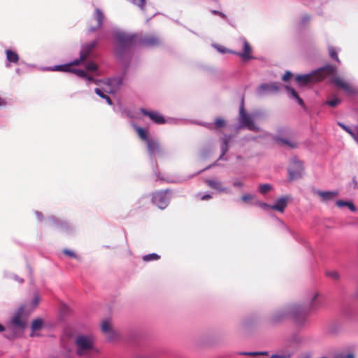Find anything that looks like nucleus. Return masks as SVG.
Masks as SVG:
<instances>
[{
	"label": "nucleus",
	"mask_w": 358,
	"mask_h": 358,
	"mask_svg": "<svg viewBox=\"0 0 358 358\" xmlns=\"http://www.w3.org/2000/svg\"><path fill=\"white\" fill-rule=\"evenodd\" d=\"M142 43L146 46H154L159 43V40L155 36H151L143 39Z\"/></svg>",
	"instance_id": "nucleus-23"
},
{
	"label": "nucleus",
	"mask_w": 358,
	"mask_h": 358,
	"mask_svg": "<svg viewBox=\"0 0 358 358\" xmlns=\"http://www.w3.org/2000/svg\"><path fill=\"white\" fill-rule=\"evenodd\" d=\"M231 139V136H224V137L222 138V143L221 145V156L220 158H222L223 156L225 155V153L228 151L229 146L228 143Z\"/></svg>",
	"instance_id": "nucleus-22"
},
{
	"label": "nucleus",
	"mask_w": 358,
	"mask_h": 358,
	"mask_svg": "<svg viewBox=\"0 0 358 358\" xmlns=\"http://www.w3.org/2000/svg\"><path fill=\"white\" fill-rule=\"evenodd\" d=\"M215 47L217 48V50L219 52H222V53H225V52H231V53H233V52H234V51H231V50H229L226 49V48H225L224 47H223V46H218V45H217V46H215Z\"/></svg>",
	"instance_id": "nucleus-38"
},
{
	"label": "nucleus",
	"mask_w": 358,
	"mask_h": 358,
	"mask_svg": "<svg viewBox=\"0 0 358 358\" xmlns=\"http://www.w3.org/2000/svg\"><path fill=\"white\" fill-rule=\"evenodd\" d=\"M334 71L335 67L329 65L308 74L299 75L296 77V80L299 85H305L309 83L319 81L325 78L327 74Z\"/></svg>",
	"instance_id": "nucleus-4"
},
{
	"label": "nucleus",
	"mask_w": 358,
	"mask_h": 358,
	"mask_svg": "<svg viewBox=\"0 0 358 358\" xmlns=\"http://www.w3.org/2000/svg\"><path fill=\"white\" fill-rule=\"evenodd\" d=\"M96 43L92 42L91 43L85 45L83 46L80 52V58L78 59H76L71 63H68L63 65H56L52 67H49L47 69L48 71H63V72H71L73 73L78 76L80 78H85L87 80L88 82L94 81V80L90 76H88L86 72L81 69H78L74 68L75 66L79 65L80 63L83 62L90 55V52L95 46Z\"/></svg>",
	"instance_id": "nucleus-2"
},
{
	"label": "nucleus",
	"mask_w": 358,
	"mask_h": 358,
	"mask_svg": "<svg viewBox=\"0 0 358 358\" xmlns=\"http://www.w3.org/2000/svg\"><path fill=\"white\" fill-rule=\"evenodd\" d=\"M16 280H17V281H19L20 282H23V280H22V278H16Z\"/></svg>",
	"instance_id": "nucleus-50"
},
{
	"label": "nucleus",
	"mask_w": 358,
	"mask_h": 358,
	"mask_svg": "<svg viewBox=\"0 0 358 358\" xmlns=\"http://www.w3.org/2000/svg\"><path fill=\"white\" fill-rule=\"evenodd\" d=\"M40 302V297L36 294L30 303L20 307L18 311L12 317L10 324L8 326V331H10V334H6V337L9 339H13L17 335L22 332L25 328V322L22 320L24 315H28L31 313Z\"/></svg>",
	"instance_id": "nucleus-1"
},
{
	"label": "nucleus",
	"mask_w": 358,
	"mask_h": 358,
	"mask_svg": "<svg viewBox=\"0 0 358 358\" xmlns=\"http://www.w3.org/2000/svg\"><path fill=\"white\" fill-rule=\"evenodd\" d=\"M341 103V100L337 97H334L332 99L327 101V104L331 107H336Z\"/></svg>",
	"instance_id": "nucleus-34"
},
{
	"label": "nucleus",
	"mask_w": 358,
	"mask_h": 358,
	"mask_svg": "<svg viewBox=\"0 0 358 358\" xmlns=\"http://www.w3.org/2000/svg\"><path fill=\"white\" fill-rule=\"evenodd\" d=\"M159 259V256L156 253L146 255L143 257V259L145 262L157 260Z\"/></svg>",
	"instance_id": "nucleus-30"
},
{
	"label": "nucleus",
	"mask_w": 358,
	"mask_h": 358,
	"mask_svg": "<svg viewBox=\"0 0 358 358\" xmlns=\"http://www.w3.org/2000/svg\"><path fill=\"white\" fill-rule=\"evenodd\" d=\"M278 90V87L275 83H264L258 87L256 92L259 96H263L268 93L275 92Z\"/></svg>",
	"instance_id": "nucleus-13"
},
{
	"label": "nucleus",
	"mask_w": 358,
	"mask_h": 358,
	"mask_svg": "<svg viewBox=\"0 0 358 358\" xmlns=\"http://www.w3.org/2000/svg\"><path fill=\"white\" fill-rule=\"evenodd\" d=\"M332 82L335 84L336 86L343 90L347 92L350 93L352 92V88L351 85L348 83L343 80L341 78L334 77L333 78Z\"/></svg>",
	"instance_id": "nucleus-17"
},
{
	"label": "nucleus",
	"mask_w": 358,
	"mask_h": 358,
	"mask_svg": "<svg viewBox=\"0 0 358 358\" xmlns=\"http://www.w3.org/2000/svg\"><path fill=\"white\" fill-rule=\"evenodd\" d=\"M141 110L143 115L148 116L150 120L157 124H163L165 122L164 118L157 112H149L145 109H141Z\"/></svg>",
	"instance_id": "nucleus-16"
},
{
	"label": "nucleus",
	"mask_w": 358,
	"mask_h": 358,
	"mask_svg": "<svg viewBox=\"0 0 358 358\" xmlns=\"http://www.w3.org/2000/svg\"><path fill=\"white\" fill-rule=\"evenodd\" d=\"M6 105V101L0 97V107L4 106Z\"/></svg>",
	"instance_id": "nucleus-47"
},
{
	"label": "nucleus",
	"mask_w": 358,
	"mask_h": 358,
	"mask_svg": "<svg viewBox=\"0 0 358 358\" xmlns=\"http://www.w3.org/2000/svg\"><path fill=\"white\" fill-rule=\"evenodd\" d=\"M212 13L215 15H220L221 17H225V15L220 11H217V10H212Z\"/></svg>",
	"instance_id": "nucleus-45"
},
{
	"label": "nucleus",
	"mask_w": 358,
	"mask_h": 358,
	"mask_svg": "<svg viewBox=\"0 0 358 358\" xmlns=\"http://www.w3.org/2000/svg\"><path fill=\"white\" fill-rule=\"evenodd\" d=\"M329 55H330V57L332 58V59H336L338 63H340V60L337 56V52L335 50V49L333 48V47H329Z\"/></svg>",
	"instance_id": "nucleus-33"
},
{
	"label": "nucleus",
	"mask_w": 358,
	"mask_h": 358,
	"mask_svg": "<svg viewBox=\"0 0 358 358\" xmlns=\"http://www.w3.org/2000/svg\"><path fill=\"white\" fill-rule=\"evenodd\" d=\"M85 69H86V71H87L89 72H92V73H96L98 71L97 65L92 62L87 63L85 65Z\"/></svg>",
	"instance_id": "nucleus-29"
},
{
	"label": "nucleus",
	"mask_w": 358,
	"mask_h": 358,
	"mask_svg": "<svg viewBox=\"0 0 358 358\" xmlns=\"http://www.w3.org/2000/svg\"><path fill=\"white\" fill-rule=\"evenodd\" d=\"M303 170L302 163L297 159H293L289 167L290 180H296L301 178L303 174Z\"/></svg>",
	"instance_id": "nucleus-11"
},
{
	"label": "nucleus",
	"mask_w": 358,
	"mask_h": 358,
	"mask_svg": "<svg viewBox=\"0 0 358 358\" xmlns=\"http://www.w3.org/2000/svg\"><path fill=\"white\" fill-rule=\"evenodd\" d=\"M292 76V73L289 71H287L282 76V80L284 81H287Z\"/></svg>",
	"instance_id": "nucleus-41"
},
{
	"label": "nucleus",
	"mask_w": 358,
	"mask_h": 358,
	"mask_svg": "<svg viewBox=\"0 0 358 358\" xmlns=\"http://www.w3.org/2000/svg\"><path fill=\"white\" fill-rule=\"evenodd\" d=\"M135 129L139 136V137L146 141L148 152L151 158L153 157L155 152H160V146L157 141L149 139L147 136V134L145 129L141 127L135 126Z\"/></svg>",
	"instance_id": "nucleus-8"
},
{
	"label": "nucleus",
	"mask_w": 358,
	"mask_h": 358,
	"mask_svg": "<svg viewBox=\"0 0 358 358\" xmlns=\"http://www.w3.org/2000/svg\"><path fill=\"white\" fill-rule=\"evenodd\" d=\"M304 313L305 310L303 309V308L297 304H292L280 310V316L278 317L277 320L287 316H290L296 318L301 315H303Z\"/></svg>",
	"instance_id": "nucleus-9"
},
{
	"label": "nucleus",
	"mask_w": 358,
	"mask_h": 358,
	"mask_svg": "<svg viewBox=\"0 0 358 358\" xmlns=\"http://www.w3.org/2000/svg\"><path fill=\"white\" fill-rule=\"evenodd\" d=\"M326 275L329 278H330L334 280H338L340 278L339 273H338V271H334V270L327 271Z\"/></svg>",
	"instance_id": "nucleus-31"
},
{
	"label": "nucleus",
	"mask_w": 358,
	"mask_h": 358,
	"mask_svg": "<svg viewBox=\"0 0 358 358\" xmlns=\"http://www.w3.org/2000/svg\"><path fill=\"white\" fill-rule=\"evenodd\" d=\"M63 252L66 255H69L70 257H75V258H77V256L76 255V254L74 253V252L71 251V250H67V249H65L64 250Z\"/></svg>",
	"instance_id": "nucleus-40"
},
{
	"label": "nucleus",
	"mask_w": 358,
	"mask_h": 358,
	"mask_svg": "<svg viewBox=\"0 0 358 358\" xmlns=\"http://www.w3.org/2000/svg\"><path fill=\"white\" fill-rule=\"evenodd\" d=\"M301 20L303 23H306L310 20V17L307 15H305L302 17Z\"/></svg>",
	"instance_id": "nucleus-44"
},
{
	"label": "nucleus",
	"mask_w": 358,
	"mask_h": 358,
	"mask_svg": "<svg viewBox=\"0 0 358 358\" xmlns=\"http://www.w3.org/2000/svg\"><path fill=\"white\" fill-rule=\"evenodd\" d=\"M170 196L167 191L155 192L152 196V202L160 209H164L169 204Z\"/></svg>",
	"instance_id": "nucleus-10"
},
{
	"label": "nucleus",
	"mask_w": 358,
	"mask_h": 358,
	"mask_svg": "<svg viewBox=\"0 0 358 358\" xmlns=\"http://www.w3.org/2000/svg\"><path fill=\"white\" fill-rule=\"evenodd\" d=\"M254 198L253 195L251 194H245L241 197L242 201L245 202H248L250 200H252Z\"/></svg>",
	"instance_id": "nucleus-39"
},
{
	"label": "nucleus",
	"mask_w": 358,
	"mask_h": 358,
	"mask_svg": "<svg viewBox=\"0 0 358 358\" xmlns=\"http://www.w3.org/2000/svg\"><path fill=\"white\" fill-rule=\"evenodd\" d=\"M242 41L243 43V51L242 52H233V54L238 55L243 60L250 59L251 58H252L251 55L252 48L250 44L245 38H243Z\"/></svg>",
	"instance_id": "nucleus-14"
},
{
	"label": "nucleus",
	"mask_w": 358,
	"mask_h": 358,
	"mask_svg": "<svg viewBox=\"0 0 358 358\" xmlns=\"http://www.w3.org/2000/svg\"><path fill=\"white\" fill-rule=\"evenodd\" d=\"M256 116L255 113L250 114L247 113L244 109L243 103L242 102L239 109L238 128H247L252 131H259V128L255 122Z\"/></svg>",
	"instance_id": "nucleus-7"
},
{
	"label": "nucleus",
	"mask_w": 358,
	"mask_h": 358,
	"mask_svg": "<svg viewBox=\"0 0 358 358\" xmlns=\"http://www.w3.org/2000/svg\"><path fill=\"white\" fill-rule=\"evenodd\" d=\"M6 58L10 62H17L19 59L18 55L15 52H13L10 50H7L6 51Z\"/></svg>",
	"instance_id": "nucleus-26"
},
{
	"label": "nucleus",
	"mask_w": 358,
	"mask_h": 358,
	"mask_svg": "<svg viewBox=\"0 0 358 358\" xmlns=\"http://www.w3.org/2000/svg\"><path fill=\"white\" fill-rule=\"evenodd\" d=\"M271 188V187L270 185H268V184H264V185H261L259 186V191L262 194H266L268 191H270Z\"/></svg>",
	"instance_id": "nucleus-35"
},
{
	"label": "nucleus",
	"mask_w": 358,
	"mask_h": 358,
	"mask_svg": "<svg viewBox=\"0 0 358 358\" xmlns=\"http://www.w3.org/2000/svg\"><path fill=\"white\" fill-rule=\"evenodd\" d=\"M287 199L284 197H282L278 199L273 205L271 206V209L282 213L287 206Z\"/></svg>",
	"instance_id": "nucleus-19"
},
{
	"label": "nucleus",
	"mask_w": 358,
	"mask_h": 358,
	"mask_svg": "<svg viewBox=\"0 0 358 358\" xmlns=\"http://www.w3.org/2000/svg\"><path fill=\"white\" fill-rule=\"evenodd\" d=\"M315 192L321 197L322 201L323 202L331 201L338 195V193L336 191L316 190Z\"/></svg>",
	"instance_id": "nucleus-15"
},
{
	"label": "nucleus",
	"mask_w": 358,
	"mask_h": 358,
	"mask_svg": "<svg viewBox=\"0 0 358 358\" xmlns=\"http://www.w3.org/2000/svg\"><path fill=\"white\" fill-rule=\"evenodd\" d=\"M357 134H358V132H357Z\"/></svg>",
	"instance_id": "nucleus-51"
},
{
	"label": "nucleus",
	"mask_w": 358,
	"mask_h": 358,
	"mask_svg": "<svg viewBox=\"0 0 358 358\" xmlns=\"http://www.w3.org/2000/svg\"><path fill=\"white\" fill-rule=\"evenodd\" d=\"M253 204L258 206L259 207H260L261 208H262L263 210H265L271 209V205H268L266 203H264V202H262L259 201H256Z\"/></svg>",
	"instance_id": "nucleus-32"
},
{
	"label": "nucleus",
	"mask_w": 358,
	"mask_h": 358,
	"mask_svg": "<svg viewBox=\"0 0 358 358\" xmlns=\"http://www.w3.org/2000/svg\"><path fill=\"white\" fill-rule=\"evenodd\" d=\"M280 141L285 144V145H287L292 148H296L297 147V143L294 141H287V140H285V139H280Z\"/></svg>",
	"instance_id": "nucleus-37"
},
{
	"label": "nucleus",
	"mask_w": 358,
	"mask_h": 358,
	"mask_svg": "<svg viewBox=\"0 0 358 358\" xmlns=\"http://www.w3.org/2000/svg\"><path fill=\"white\" fill-rule=\"evenodd\" d=\"M5 330L4 327L0 324V332H2Z\"/></svg>",
	"instance_id": "nucleus-49"
},
{
	"label": "nucleus",
	"mask_w": 358,
	"mask_h": 358,
	"mask_svg": "<svg viewBox=\"0 0 358 358\" xmlns=\"http://www.w3.org/2000/svg\"><path fill=\"white\" fill-rule=\"evenodd\" d=\"M115 36L117 40L115 52L118 57H121L122 53L131 46L136 36L120 30L115 31Z\"/></svg>",
	"instance_id": "nucleus-6"
},
{
	"label": "nucleus",
	"mask_w": 358,
	"mask_h": 358,
	"mask_svg": "<svg viewBox=\"0 0 358 358\" xmlns=\"http://www.w3.org/2000/svg\"><path fill=\"white\" fill-rule=\"evenodd\" d=\"M101 328L106 338L109 341H113L117 338V333L113 329L111 324L108 320L103 321Z\"/></svg>",
	"instance_id": "nucleus-12"
},
{
	"label": "nucleus",
	"mask_w": 358,
	"mask_h": 358,
	"mask_svg": "<svg viewBox=\"0 0 358 358\" xmlns=\"http://www.w3.org/2000/svg\"><path fill=\"white\" fill-rule=\"evenodd\" d=\"M36 215H37L38 218L39 220H41V218H42V214H41L40 212H36Z\"/></svg>",
	"instance_id": "nucleus-48"
},
{
	"label": "nucleus",
	"mask_w": 358,
	"mask_h": 358,
	"mask_svg": "<svg viewBox=\"0 0 358 358\" xmlns=\"http://www.w3.org/2000/svg\"><path fill=\"white\" fill-rule=\"evenodd\" d=\"M243 354L247 355L254 356V355H266V352H245Z\"/></svg>",
	"instance_id": "nucleus-43"
},
{
	"label": "nucleus",
	"mask_w": 358,
	"mask_h": 358,
	"mask_svg": "<svg viewBox=\"0 0 358 358\" xmlns=\"http://www.w3.org/2000/svg\"><path fill=\"white\" fill-rule=\"evenodd\" d=\"M286 90L290 98L295 99L300 106H303V100L299 97L297 92L289 86H286Z\"/></svg>",
	"instance_id": "nucleus-21"
},
{
	"label": "nucleus",
	"mask_w": 358,
	"mask_h": 358,
	"mask_svg": "<svg viewBox=\"0 0 358 358\" xmlns=\"http://www.w3.org/2000/svg\"><path fill=\"white\" fill-rule=\"evenodd\" d=\"M122 85L120 78H113L103 82L100 88H96L95 92L97 95L106 100L109 105L112 104L111 100L106 94H114L119 90Z\"/></svg>",
	"instance_id": "nucleus-5"
},
{
	"label": "nucleus",
	"mask_w": 358,
	"mask_h": 358,
	"mask_svg": "<svg viewBox=\"0 0 358 358\" xmlns=\"http://www.w3.org/2000/svg\"><path fill=\"white\" fill-rule=\"evenodd\" d=\"M74 342L80 358H94L98 355L99 350L94 346V338L92 335H78Z\"/></svg>",
	"instance_id": "nucleus-3"
},
{
	"label": "nucleus",
	"mask_w": 358,
	"mask_h": 358,
	"mask_svg": "<svg viewBox=\"0 0 358 358\" xmlns=\"http://www.w3.org/2000/svg\"><path fill=\"white\" fill-rule=\"evenodd\" d=\"M212 196L208 194H204L201 197V200H207V199H210Z\"/></svg>",
	"instance_id": "nucleus-46"
},
{
	"label": "nucleus",
	"mask_w": 358,
	"mask_h": 358,
	"mask_svg": "<svg viewBox=\"0 0 358 358\" xmlns=\"http://www.w3.org/2000/svg\"><path fill=\"white\" fill-rule=\"evenodd\" d=\"M207 184L209 187L213 189H215L220 192H227L228 190L227 188L223 187L220 181L215 180H206Z\"/></svg>",
	"instance_id": "nucleus-20"
},
{
	"label": "nucleus",
	"mask_w": 358,
	"mask_h": 358,
	"mask_svg": "<svg viewBox=\"0 0 358 358\" xmlns=\"http://www.w3.org/2000/svg\"><path fill=\"white\" fill-rule=\"evenodd\" d=\"M103 17L104 15L103 12L100 9L96 8L94 14V18L96 21V24L94 27H91L90 31H93L99 29L102 25V21L103 20Z\"/></svg>",
	"instance_id": "nucleus-18"
},
{
	"label": "nucleus",
	"mask_w": 358,
	"mask_h": 358,
	"mask_svg": "<svg viewBox=\"0 0 358 358\" xmlns=\"http://www.w3.org/2000/svg\"><path fill=\"white\" fill-rule=\"evenodd\" d=\"M43 327V321L41 319H36L33 321L31 329L33 331L40 330Z\"/></svg>",
	"instance_id": "nucleus-28"
},
{
	"label": "nucleus",
	"mask_w": 358,
	"mask_h": 358,
	"mask_svg": "<svg viewBox=\"0 0 358 358\" xmlns=\"http://www.w3.org/2000/svg\"><path fill=\"white\" fill-rule=\"evenodd\" d=\"M336 205L339 208H343V207L347 206L352 212L356 210V207L355 206L353 203L351 201H342V200H338L336 201Z\"/></svg>",
	"instance_id": "nucleus-25"
},
{
	"label": "nucleus",
	"mask_w": 358,
	"mask_h": 358,
	"mask_svg": "<svg viewBox=\"0 0 358 358\" xmlns=\"http://www.w3.org/2000/svg\"><path fill=\"white\" fill-rule=\"evenodd\" d=\"M225 125V121L222 118H217L215 121V127L216 128H220Z\"/></svg>",
	"instance_id": "nucleus-36"
},
{
	"label": "nucleus",
	"mask_w": 358,
	"mask_h": 358,
	"mask_svg": "<svg viewBox=\"0 0 358 358\" xmlns=\"http://www.w3.org/2000/svg\"><path fill=\"white\" fill-rule=\"evenodd\" d=\"M338 125L343 129L346 132H348L354 140L358 143V134L352 130L351 128L345 126L343 123L338 122Z\"/></svg>",
	"instance_id": "nucleus-24"
},
{
	"label": "nucleus",
	"mask_w": 358,
	"mask_h": 358,
	"mask_svg": "<svg viewBox=\"0 0 358 358\" xmlns=\"http://www.w3.org/2000/svg\"><path fill=\"white\" fill-rule=\"evenodd\" d=\"M318 297L317 293H314L313 296L311 297V300L310 302V308L312 310H315L316 306L321 304V303L319 301H317V299Z\"/></svg>",
	"instance_id": "nucleus-27"
},
{
	"label": "nucleus",
	"mask_w": 358,
	"mask_h": 358,
	"mask_svg": "<svg viewBox=\"0 0 358 358\" xmlns=\"http://www.w3.org/2000/svg\"><path fill=\"white\" fill-rule=\"evenodd\" d=\"M233 185L236 187H241L243 186V182L238 180H235L233 182Z\"/></svg>",
	"instance_id": "nucleus-42"
}]
</instances>
